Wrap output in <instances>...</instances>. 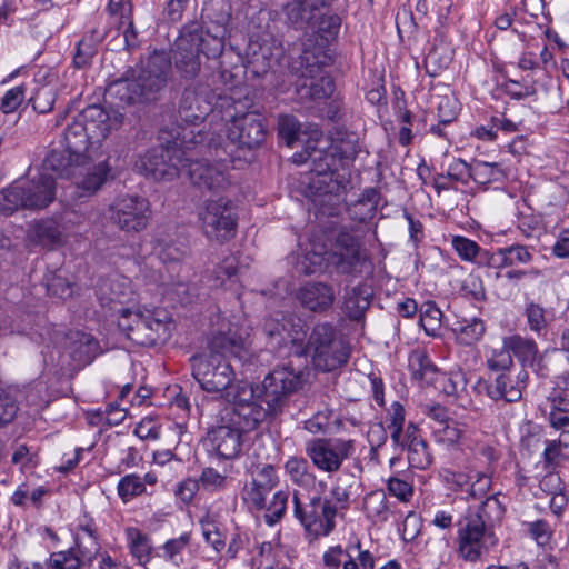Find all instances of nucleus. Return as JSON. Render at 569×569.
Masks as SVG:
<instances>
[{"mask_svg": "<svg viewBox=\"0 0 569 569\" xmlns=\"http://www.w3.org/2000/svg\"><path fill=\"white\" fill-rule=\"evenodd\" d=\"M359 150L357 133L338 131L332 142L327 139H309L302 151L293 153L295 163L310 162L312 166L311 171L316 173L310 184L312 202L322 214H337L348 182L338 172L339 168L352 161Z\"/></svg>", "mask_w": 569, "mask_h": 569, "instance_id": "nucleus-1", "label": "nucleus"}, {"mask_svg": "<svg viewBox=\"0 0 569 569\" xmlns=\"http://www.w3.org/2000/svg\"><path fill=\"white\" fill-rule=\"evenodd\" d=\"M301 386V372L279 366L264 377L258 395L248 381L236 380L221 399L232 405L230 422L256 429L268 416L282 412L290 396Z\"/></svg>", "mask_w": 569, "mask_h": 569, "instance_id": "nucleus-2", "label": "nucleus"}, {"mask_svg": "<svg viewBox=\"0 0 569 569\" xmlns=\"http://www.w3.org/2000/svg\"><path fill=\"white\" fill-rule=\"evenodd\" d=\"M351 486L347 479L337 477L328 495H300L292 498L293 513L308 537L317 539L329 536L336 528V518L350 507Z\"/></svg>", "mask_w": 569, "mask_h": 569, "instance_id": "nucleus-3", "label": "nucleus"}, {"mask_svg": "<svg viewBox=\"0 0 569 569\" xmlns=\"http://www.w3.org/2000/svg\"><path fill=\"white\" fill-rule=\"evenodd\" d=\"M209 353L191 359L192 376L200 387L210 393L222 398L236 382V373L227 360V355L240 361L249 360V352L240 337L219 333L209 342Z\"/></svg>", "mask_w": 569, "mask_h": 569, "instance_id": "nucleus-4", "label": "nucleus"}, {"mask_svg": "<svg viewBox=\"0 0 569 569\" xmlns=\"http://www.w3.org/2000/svg\"><path fill=\"white\" fill-rule=\"evenodd\" d=\"M170 70V57L164 51H154L138 68L111 83L109 92L128 104L153 101L166 88Z\"/></svg>", "mask_w": 569, "mask_h": 569, "instance_id": "nucleus-5", "label": "nucleus"}, {"mask_svg": "<svg viewBox=\"0 0 569 569\" xmlns=\"http://www.w3.org/2000/svg\"><path fill=\"white\" fill-rule=\"evenodd\" d=\"M172 140L166 144L151 148L136 161V168L146 177L154 180H172L178 177L186 166L187 150L201 143V131L196 136L193 130L181 128Z\"/></svg>", "mask_w": 569, "mask_h": 569, "instance_id": "nucleus-6", "label": "nucleus"}, {"mask_svg": "<svg viewBox=\"0 0 569 569\" xmlns=\"http://www.w3.org/2000/svg\"><path fill=\"white\" fill-rule=\"evenodd\" d=\"M249 102L248 98L241 101L233 96L218 100V110L222 111L220 120L227 126L228 143L220 138L216 142L220 141L227 148L233 146L240 150H253L263 143L267 137L264 117L257 111H244Z\"/></svg>", "mask_w": 569, "mask_h": 569, "instance_id": "nucleus-7", "label": "nucleus"}, {"mask_svg": "<svg viewBox=\"0 0 569 569\" xmlns=\"http://www.w3.org/2000/svg\"><path fill=\"white\" fill-rule=\"evenodd\" d=\"M229 151L221 142H216V138L211 137L207 144L203 142L193 146L191 150H187L186 166L182 170H187L191 182L210 191L224 190L230 179L227 172V158Z\"/></svg>", "mask_w": 569, "mask_h": 569, "instance_id": "nucleus-8", "label": "nucleus"}, {"mask_svg": "<svg viewBox=\"0 0 569 569\" xmlns=\"http://www.w3.org/2000/svg\"><path fill=\"white\" fill-rule=\"evenodd\" d=\"M56 194V179L46 172L19 179L0 191V212L11 214L18 209L41 210L53 202Z\"/></svg>", "mask_w": 569, "mask_h": 569, "instance_id": "nucleus-9", "label": "nucleus"}, {"mask_svg": "<svg viewBox=\"0 0 569 569\" xmlns=\"http://www.w3.org/2000/svg\"><path fill=\"white\" fill-rule=\"evenodd\" d=\"M316 369L329 372L345 366L351 355V347L343 335L329 322L313 326L306 345Z\"/></svg>", "mask_w": 569, "mask_h": 569, "instance_id": "nucleus-10", "label": "nucleus"}, {"mask_svg": "<svg viewBox=\"0 0 569 569\" xmlns=\"http://www.w3.org/2000/svg\"><path fill=\"white\" fill-rule=\"evenodd\" d=\"M227 94L217 96L213 90L204 84H194L187 87L180 98L178 107L179 119L189 127L188 130H193L197 136L199 130L196 131L194 127L201 124L206 119H209L210 124L217 123L221 119L222 111L218 110V100ZM203 134V140L208 141V133L200 129Z\"/></svg>", "mask_w": 569, "mask_h": 569, "instance_id": "nucleus-11", "label": "nucleus"}, {"mask_svg": "<svg viewBox=\"0 0 569 569\" xmlns=\"http://www.w3.org/2000/svg\"><path fill=\"white\" fill-rule=\"evenodd\" d=\"M198 218L203 234L211 241L224 243L237 234V208L226 197L206 200L199 209Z\"/></svg>", "mask_w": 569, "mask_h": 569, "instance_id": "nucleus-12", "label": "nucleus"}, {"mask_svg": "<svg viewBox=\"0 0 569 569\" xmlns=\"http://www.w3.org/2000/svg\"><path fill=\"white\" fill-rule=\"evenodd\" d=\"M150 217V202L138 194L118 196L107 211L109 221L124 232H139L146 229Z\"/></svg>", "mask_w": 569, "mask_h": 569, "instance_id": "nucleus-13", "label": "nucleus"}, {"mask_svg": "<svg viewBox=\"0 0 569 569\" xmlns=\"http://www.w3.org/2000/svg\"><path fill=\"white\" fill-rule=\"evenodd\" d=\"M458 552L466 561H478L490 547L498 543L492 529L478 517L465 516L458 522Z\"/></svg>", "mask_w": 569, "mask_h": 569, "instance_id": "nucleus-14", "label": "nucleus"}, {"mask_svg": "<svg viewBox=\"0 0 569 569\" xmlns=\"http://www.w3.org/2000/svg\"><path fill=\"white\" fill-rule=\"evenodd\" d=\"M308 41L303 42V51L300 56L301 64L305 68L302 77L306 79L301 86V94L313 100L329 98L335 91V82L329 74L322 73L325 54L320 47L310 51Z\"/></svg>", "mask_w": 569, "mask_h": 569, "instance_id": "nucleus-15", "label": "nucleus"}, {"mask_svg": "<svg viewBox=\"0 0 569 569\" xmlns=\"http://www.w3.org/2000/svg\"><path fill=\"white\" fill-rule=\"evenodd\" d=\"M201 30L183 31L174 42L172 59L176 71L183 79L196 78L201 68V44L203 43Z\"/></svg>", "mask_w": 569, "mask_h": 569, "instance_id": "nucleus-16", "label": "nucleus"}, {"mask_svg": "<svg viewBox=\"0 0 569 569\" xmlns=\"http://www.w3.org/2000/svg\"><path fill=\"white\" fill-rule=\"evenodd\" d=\"M329 261L339 273H360L366 262L360 240L348 230H339L329 252Z\"/></svg>", "mask_w": 569, "mask_h": 569, "instance_id": "nucleus-17", "label": "nucleus"}, {"mask_svg": "<svg viewBox=\"0 0 569 569\" xmlns=\"http://www.w3.org/2000/svg\"><path fill=\"white\" fill-rule=\"evenodd\" d=\"M352 445L342 439L318 438L306 445V453L312 463L321 471L329 473L340 469L342 462L350 456Z\"/></svg>", "mask_w": 569, "mask_h": 569, "instance_id": "nucleus-18", "label": "nucleus"}, {"mask_svg": "<svg viewBox=\"0 0 569 569\" xmlns=\"http://www.w3.org/2000/svg\"><path fill=\"white\" fill-rule=\"evenodd\" d=\"M325 569H373L375 557L362 549L361 542L356 539L346 547L341 545L329 547L322 556Z\"/></svg>", "mask_w": 569, "mask_h": 569, "instance_id": "nucleus-19", "label": "nucleus"}, {"mask_svg": "<svg viewBox=\"0 0 569 569\" xmlns=\"http://www.w3.org/2000/svg\"><path fill=\"white\" fill-rule=\"evenodd\" d=\"M303 321L293 313L276 312L264 319L263 332L274 347L301 342L305 337Z\"/></svg>", "mask_w": 569, "mask_h": 569, "instance_id": "nucleus-20", "label": "nucleus"}, {"mask_svg": "<svg viewBox=\"0 0 569 569\" xmlns=\"http://www.w3.org/2000/svg\"><path fill=\"white\" fill-rule=\"evenodd\" d=\"M252 429H244L242 425L229 423L220 425L208 432V441L211 450L222 459H234L242 449V436Z\"/></svg>", "mask_w": 569, "mask_h": 569, "instance_id": "nucleus-21", "label": "nucleus"}, {"mask_svg": "<svg viewBox=\"0 0 569 569\" xmlns=\"http://www.w3.org/2000/svg\"><path fill=\"white\" fill-rule=\"evenodd\" d=\"M278 485V476L270 463L258 465L251 471V481L244 487L243 500L250 508L261 510L264 508V499Z\"/></svg>", "mask_w": 569, "mask_h": 569, "instance_id": "nucleus-22", "label": "nucleus"}, {"mask_svg": "<svg viewBox=\"0 0 569 569\" xmlns=\"http://www.w3.org/2000/svg\"><path fill=\"white\" fill-rule=\"evenodd\" d=\"M505 345L512 350V355L523 368H530L538 377L545 378L548 366L545 353L540 352L537 342L532 338L512 335L505 338Z\"/></svg>", "mask_w": 569, "mask_h": 569, "instance_id": "nucleus-23", "label": "nucleus"}, {"mask_svg": "<svg viewBox=\"0 0 569 569\" xmlns=\"http://www.w3.org/2000/svg\"><path fill=\"white\" fill-rule=\"evenodd\" d=\"M78 119L86 124V129L99 141L104 139L112 130L120 128L123 114L116 110H106L99 104L87 107Z\"/></svg>", "mask_w": 569, "mask_h": 569, "instance_id": "nucleus-24", "label": "nucleus"}, {"mask_svg": "<svg viewBox=\"0 0 569 569\" xmlns=\"http://www.w3.org/2000/svg\"><path fill=\"white\" fill-rule=\"evenodd\" d=\"M131 281L124 276H112L100 282L98 296L102 306H108L112 313L117 308L124 307V303L133 300Z\"/></svg>", "mask_w": 569, "mask_h": 569, "instance_id": "nucleus-25", "label": "nucleus"}, {"mask_svg": "<svg viewBox=\"0 0 569 569\" xmlns=\"http://www.w3.org/2000/svg\"><path fill=\"white\" fill-rule=\"evenodd\" d=\"M332 0H292L283 6L287 22L297 30L313 28L317 11Z\"/></svg>", "mask_w": 569, "mask_h": 569, "instance_id": "nucleus-26", "label": "nucleus"}, {"mask_svg": "<svg viewBox=\"0 0 569 569\" xmlns=\"http://www.w3.org/2000/svg\"><path fill=\"white\" fill-rule=\"evenodd\" d=\"M110 166L107 161H100L97 164L90 163V158L79 170L74 178H77L76 187L80 190L79 197H89L96 193L110 176Z\"/></svg>", "mask_w": 569, "mask_h": 569, "instance_id": "nucleus-27", "label": "nucleus"}, {"mask_svg": "<svg viewBox=\"0 0 569 569\" xmlns=\"http://www.w3.org/2000/svg\"><path fill=\"white\" fill-rule=\"evenodd\" d=\"M297 299L308 310L322 312L335 301L333 288L323 282H307L297 291Z\"/></svg>", "mask_w": 569, "mask_h": 569, "instance_id": "nucleus-28", "label": "nucleus"}, {"mask_svg": "<svg viewBox=\"0 0 569 569\" xmlns=\"http://www.w3.org/2000/svg\"><path fill=\"white\" fill-rule=\"evenodd\" d=\"M66 350L78 365H88L99 353V342L90 333L72 331L67 336Z\"/></svg>", "mask_w": 569, "mask_h": 569, "instance_id": "nucleus-29", "label": "nucleus"}, {"mask_svg": "<svg viewBox=\"0 0 569 569\" xmlns=\"http://www.w3.org/2000/svg\"><path fill=\"white\" fill-rule=\"evenodd\" d=\"M475 388H483L487 396L493 401L517 402L521 399V392L513 386L510 376L506 372L498 373L493 380L479 379Z\"/></svg>", "mask_w": 569, "mask_h": 569, "instance_id": "nucleus-30", "label": "nucleus"}, {"mask_svg": "<svg viewBox=\"0 0 569 569\" xmlns=\"http://www.w3.org/2000/svg\"><path fill=\"white\" fill-rule=\"evenodd\" d=\"M86 160H76V154L63 149L51 150L43 160V170H50L61 178L74 177Z\"/></svg>", "mask_w": 569, "mask_h": 569, "instance_id": "nucleus-31", "label": "nucleus"}, {"mask_svg": "<svg viewBox=\"0 0 569 569\" xmlns=\"http://www.w3.org/2000/svg\"><path fill=\"white\" fill-rule=\"evenodd\" d=\"M94 137L86 129V124L82 123L78 117L71 124L68 126L64 132V147L71 154H76V160H86L88 147Z\"/></svg>", "mask_w": 569, "mask_h": 569, "instance_id": "nucleus-32", "label": "nucleus"}, {"mask_svg": "<svg viewBox=\"0 0 569 569\" xmlns=\"http://www.w3.org/2000/svg\"><path fill=\"white\" fill-rule=\"evenodd\" d=\"M186 268L179 266L177 278H172L167 293L170 298L182 306L192 305L207 296L204 289H200L196 282H186L180 274Z\"/></svg>", "mask_w": 569, "mask_h": 569, "instance_id": "nucleus-33", "label": "nucleus"}, {"mask_svg": "<svg viewBox=\"0 0 569 569\" xmlns=\"http://www.w3.org/2000/svg\"><path fill=\"white\" fill-rule=\"evenodd\" d=\"M64 224L56 218H47L34 222L30 237L43 247H53L62 241Z\"/></svg>", "mask_w": 569, "mask_h": 569, "instance_id": "nucleus-34", "label": "nucleus"}, {"mask_svg": "<svg viewBox=\"0 0 569 569\" xmlns=\"http://www.w3.org/2000/svg\"><path fill=\"white\" fill-rule=\"evenodd\" d=\"M232 16V7L229 0H209L203 7V17L207 27L212 30H222L229 33V24Z\"/></svg>", "mask_w": 569, "mask_h": 569, "instance_id": "nucleus-35", "label": "nucleus"}, {"mask_svg": "<svg viewBox=\"0 0 569 569\" xmlns=\"http://www.w3.org/2000/svg\"><path fill=\"white\" fill-rule=\"evenodd\" d=\"M372 292L366 284L353 287L346 291L343 309L352 320H359L370 306Z\"/></svg>", "mask_w": 569, "mask_h": 569, "instance_id": "nucleus-36", "label": "nucleus"}, {"mask_svg": "<svg viewBox=\"0 0 569 569\" xmlns=\"http://www.w3.org/2000/svg\"><path fill=\"white\" fill-rule=\"evenodd\" d=\"M154 251L164 264L171 263L173 269L180 263L188 254L189 248L182 239H160L156 240Z\"/></svg>", "mask_w": 569, "mask_h": 569, "instance_id": "nucleus-37", "label": "nucleus"}, {"mask_svg": "<svg viewBox=\"0 0 569 569\" xmlns=\"http://www.w3.org/2000/svg\"><path fill=\"white\" fill-rule=\"evenodd\" d=\"M124 532L131 556L137 559L139 565H147L152 551L150 537L136 527H128Z\"/></svg>", "mask_w": 569, "mask_h": 569, "instance_id": "nucleus-38", "label": "nucleus"}, {"mask_svg": "<svg viewBox=\"0 0 569 569\" xmlns=\"http://www.w3.org/2000/svg\"><path fill=\"white\" fill-rule=\"evenodd\" d=\"M408 366L413 379L426 383L433 382L437 367L432 363L426 351L420 349L411 351Z\"/></svg>", "mask_w": 569, "mask_h": 569, "instance_id": "nucleus-39", "label": "nucleus"}, {"mask_svg": "<svg viewBox=\"0 0 569 569\" xmlns=\"http://www.w3.org/2000/svg\"><path fill=\"white\" fill-rule=\"evenodd\" d=\"M486 326L482 319L471 318L457 321L452 328L456 340L463 346L478 342L485 335Z\"/></svg>", "mask_w": 569, "mask_h": 569, "instance_id": "nucleus-40", "label": "nucleus"}, {"mask_svg": "<svg viewBox=\"0 0 569 569\" xmlns=\"http://www.w3.org/2000/svg\"><path fill=\"white\" fill-rule=\"evenodd\" d=\"M499 263L497 268H512L519 264H528L533 260V252L525 244H511L497 250Z\"/></svg>", "mask_w": 569, "mask_h": 569, "instance_id": "nucleus-41", "label": "nucleus"}, {"mask_svg": "<svg viewBox=\"0 0 569 569\" xmlns=\"http://www.w3.org/2000/svg\"><path fill=\"white\" fill-rule=\"evenodd\" d=\"M148 331L149 337L141 338L144 342H150L156 346L159 342L166 341L170 337L171 321L163 310H151L149 312Z\"/></svg>", "mask_w": 569, "mask_h": 569, "instance_id": "nucleus-42", "label": "nucleus"}, {"mask_svg": "<svg viewBox=\"0 0 569 569\" xmlns=\"http://www.w3.org/2000/svg\"><path fill=\"white\" fill-rule=\"evenodd\" d=\"M191 538V532L186 531L179 537L168 539L159 547L158 556L174 566H180L183 561L182 553L190 546Z\"/></svg>", "mask_w": 569, "mask_h": 569, "instance_id": "nucleus-43", "label": "nucleus"}, {"mask_svg": "<svg viewBox=\"0 0 569 569\" xmlns=\"http://www.w3.org/2000/svg\"><path fill=\"white\" fill-rule=\"evenodd\" d=\"M505 512V505L499 500L498 495L493 493L482 501L475 513H468L467 516L478 517L483 525L492 529L496 523L501 521Z\"/></svg>", "mask_w": 569, "mask_h": 569, "instance_id": "nucleus-44", "label": "nucleus"}, {"mask_svg": "<svg viewBox=\"0 0 569 569\" xmlns=\"http://www.w3.org/2000/svg\"><path fill=\"white\" fill-rule=\"evenodd\" d=\"M387 502L386 493L382 490L371 491L363 499V509L369 518L385 522L389 515Z\"/></svg>", "mask_w": 569, "mask_h": 569, "instance_id": "nucleus-45", "label": "nucleus"}, {"mask_svg": "<svg viewBox=\"0 0 569 569\" xmlns=\"http://www.w3.org/2000/svg\"><path fill=\"white\" fill-rule=\"evenodd\" d=\"M149 312H151V310L142 311L141 316L133 317L134 323H136L134 330L130 327L128 320L122 319L120 321V330L126 333L128 339H130L132 342H134L139 346H144V347L151 346L150 342H144V340L142 341V339H141L143 337H149V335H148L149 333V331H148Z\"/></svg>", "mask_w": 569, "mask_h": 569, "instance_id": "nucleus-46", "label": "nucleus"}, {"mask_svg": "<svg viewBox=\"0 0 569 569\" xmlns=\"http://www.w3.org/2000/svg\"><path fill=\"white\" fill-rule=\"evenodd\" d=\"M506 178V173L499 163L486 161H476L472 163L471 179L481 184L500 181Z\"/></svg>", "mask_w": 569, "mask_h": 569, "instance_id": "nucleus-47", "label": "nucleus"}, {"mask_svg": "<svg viewBox=\"0 0 569 569\" xmlns=\"http://www.w3.org/2000/svg\"><path fill=\"white\" fill-rule=\"evenodd\" d=\"M442 312L433 301H426L419 310L420 326L428 336H436L441 327Z\"/></svg>", "mask_w": 569, "mask_h": 569, "instance_id": "nucleus-48", "label": "nucleus"}, {"mask_svg": "<svg viewBox=\"0 0 569 569\" xmlns=\"http://www.w3.org/2000/svg\"><path fill=\"white\" fill-rule=\"evenodd\" d=\"M118 496L123 503L130 502L133 498L146 492L144 482L141 476L130 473L122 477L117 486Z\"/></svg>", "mask_w": 569, "mask_h": 569, "instance_id": "nucleus-49", "label": "nucleus"}, {"mask_svg": "<svg viewBox=\"0 0 569 569\" xmlns=\"http://www.w3.org/2000/svg\"><path fill=\"white\" fill-rule=\"evenodd\" d=\"M432 428L435 441L448 448L459 445L463 435V429L452 419L445 425L435 426Z\"/></svg>", "mask_w": 569, "mask_h": 569, "instance_id": "nucleus-50", "label": "nucleus"}, {"mask_svg": "<svg viewBox=\"0 0 569 569\" xmlns=\"http://www.w3.org/2000/svg\"><path fill=\"white\" fill-rule=\"evenodd\" d=\"M340 28V19L338 16H325L317 11V18L313 20V28H309L312 33L317 34L322 41L328 42L336 37Z\"/></svg>", "mask_w": 569, "mask_h": 569, "instance_id": "nucleus-51", "label": "nucleus"}, {"mask_svg": "<svg viewBox=\"0 0 569 569\" xmlns=\"http://www.w3.org/2000/svg\"><path fill=\"white\" fill-rule=\"evenodd\" d=\"M512 350L503 343L501 348H493L487 355V367L491 371L506 372L513 366Z\"/></svg>", "mask_w": 569, "mask_h": 569, "instance_id": "nucleus-52", "label": "nucleus"}, {"mask_svg": "<svg viewBox=\"0 0 569 569\" xmlns=\"http://www.w3.org/2000/svg\"><path fill=\"white\" fill-rule=\"evenodd\" d=\"M406 447L408 450V462L412 468L423 470L432 463V456L425 440L413 439V442Z\"/></svg>", "mask_w": 569, "mask_h": 569, "instance_id": "nucleus-53", "label": "nucleus"}, {"mask_svg": "<svg viewBox=\"0 0 569 569\" xmlns=\"http://www.w3.org/2000/svg\"><path fill=\"white\" fill-rule=\"evenodd\" d=\"M289 492L277 491L269 503L264 502V521L269 526L277 523L286 513ZM263 510V508L261 509Z\"/></svg>", "mask_w": 569, "mask_h": 569, "instance_id": "nucleus-54", "label": "nucleus"}, {"mask_svg": "<svg viewBox=\"0 0 569 569\" xmlns=\"http://www.w3.org/2000/svg\"><path fill=\"white\" fill-rule=\"evenodd\" d=\"M17 389L0 387V426L10 423L18 412Z\"/></svg>", "mask_w": 569, "mask_h": 569, "instance_id": "nucleus-55", "label": "nucleus"}, {"mask_svg": "<svg viewBox=\"0 0 569 569\" xmlns=\"http://www.w3.org/2000/svg\"><path fill=\"white\" fill-rule=\"evenodd\" d=\"M525 317L529 329L537 336H541L548 327L546 309L532 300L526 303Z\"/></svg>", "mask_w": 569, "mask_h": 569, "instance_id": "nucleus-56", "label": "nucleus"}, {"mask_svg": "<svg viewBox=\"0 0 569 569\" xmlns=\"http://www.w3.org/2000/svg\"><path fill=\"white\" fill-rule=\"evenodd\" d=\"M56 98V88L50 84H46L38 87L33 91L30 102L36 112L44 114L53 109Z\"/></svg>", "mask_w": 569, "mask_h": 569, "instance_id": "nucleus-57", "label": "nucleus"}, {"mask_svg": "<svg viewBox=\"0 0 569 569\" xmlns=\"http://www.w3.org/2000/svg\"><path fill=\"white\" fill-rule=\"evenodd\" d=\"M229 36L228 32L222 30H212L207 27L206 34H203V43L201 44V53L207 58H216L220 56L224 48V39Z\"/></svg>", "mask_w": 569, "mask_h": 569, "instance_id": "nucleus-58", "label": "nucleus"}, {"mask_svg": "<svg viewBox=\"0 0 569 569\" xmlns=\"http://www.w3.org/2000/svg\"><path fill=\"white\" fill-rule=\"evenodd\" d=\"M48 569H81L83 566L73 548L52 552L46 561Z\"/></svg>", "mask_w": 569, "mask_h": 569, "instance_id": "nucleus-59", "label": "nucleus"}, {"mask_svg": "<svg viewBox=\"0 0 569 569\" xmlns=\"http://www.w3.org/2000/svg\"><path fill=\"white\" fill-rule=\"evenodd\" d=\"M286 472L297 485H308L312 480L309 463L303 458L291 457L284 465Z\"/></svg>", "mask_w": 569, "mask_h": 569, "instance_id": "nucleus-60", "label": "nucleus"}, {"mask_svg": "<svg viewBox=\"0 0 569 569\" xmlns=\"http://www.w3.org/2000/svg\"><path fill=\"white\" fill-rule=\"evenodd\" d=\"M29 406L42 408L48 403V386L42 380H36L20 391Z\"/></svg>", "mask_w": 569, "mask_h": 569, "instance_id": "nucleus-61", "label": "nucleus"}, {"mask_svg": "<svg viewBox=\"0 0 569 569\" xmlns=\"http://www.w3.org/2000/svg\"><path fill=\"white\" fill-rule=\"evenodd\" d=\"M82 565L91 563L100 550L98 538L87 539L82 535L76 536V545L72 547Z\"/></svg>", "mask_w": 569, "mask_h": 569, "instance_id": "nucleus-62", "label": "nucleus"}, {"mask_svg": "<svg viewBox=\"0 0 569 569\" xmlns=\"http://www.w3.org/2000/svg\"><path fill=\"white\" fill-rule=\"evenodd\" d=\"M238 259L234 254H230L220 262L210 277V287L218 288L223 284L226 279H230L237 274Z\"/></svg>", "mask_w": 569, "mask_h": 569, "instance_id": "nucleus-63", "label": "nucleus"}, {"mask_svg": "<svg viewBox=\"0 0 569 569\" xmlns=\"http://www.w3.org/2000/svg\"><path fill=\"white\" fill-rule=\"evenodd\" d=\"M452 248L461 260L476 262L477 257L482 253L478 243L467 237L455 236L451 240Z\"/></svg>", "mask_w": 569, "mask_h": 569, "instance_id": "nucleus-64", "label": "nucleus"}]
</instances>
